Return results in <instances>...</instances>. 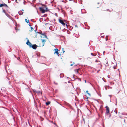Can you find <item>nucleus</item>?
<instances>
[{
	"instance_id": "obj_41",
	"label": "nucleus",
	"mask_w": 127,
	"mask_h": 127,
	"mask_svg": "<svg viewBox=\"0 0 127 127\" xmlns=\"http://www.w3.org/2000/svg\"><path fill=\"white\" fill-rule=\"evenodd\" d=\"M20 58L19 57L17 59V60H18Z\"/></svg>"
},
{
	"instance_id": "obj_26",
	"label": "nucleus",
	"mask_w": 127,
	"mask_h": 127,
	"mask_svg": "<svg viewBox=\"0 0 127 127\" xmlns=\"http://www.w3.org/2000/svg\"><path fill=\"white\" fill-rule=\"evenodd\" d=\"M72 78H73L74 80H75V78H74V77L73 76Z\"/></svg>"
},
{
	"instance_id": "obj_30",
	"label": "nucleus",
	"mask_w": 127,
	"mask_h": 127,
	"mask_svg": "<svg viewBox=\"0 0 127 127\" xmlns=\"http://www.w3.org/2000/svg\"><path fill=\"white\" fill-rule=\"evenodd\" d=\"M54 124H55V125H56V126H57V127H58V126H57V125L56 124H55V123H54Z\"/></svg>"
},
{
	"instance_id": "obj_52",
	"label": "nucleus",
	"mask_w": 127,
	"mask_h": 127,
	"mask_svg": "<svg viewBox=\"0 0 127 127\" xmlns=\"http://www.w3.org/2000/svg\"><path fill=\"white\" fill-rule=\"evenodd\" d=\"M118 70L119 71V69H118Z\"/></svg>"
},
{
	"instance_id": "obj_5",
	"label": "nucleus",
	"mask_w": 127,
	"mask_h": 127,
	"mask_svg": "<svg viewBox=\"0 0 127 127\" xmlns=\"http://www.w3.org/2000/svg\"><path fill=\"white\" fill-rule=\"evenodd\" d=\"M39 9L42 13H44L46 12L45 10L43 9L42 7H40Z\"/></svg>"
},
{
	"instance_id": "obj_12",
	"label": "nucleus",
	"mask_w": 127,
	"mask_h": 127,
	"mask_svg": "<svg viewBox=\"0 0 127 127\" xmlns=\"http://www.w3.org/2000/svg\"><path fill=\"white\" fill-rule=\"evenodd\" d=\"M42 40V42L43 43V45H42V46H43L44 44H45V42L46 41V40L45 39H41Z\"/></svg>"
},
{
	"instance_id": "obj_9",
	"label": "nucleus",
	"mask_w": 127,
	"mask_h": 127,
	"mask_svg": "<svg viewBox=\"0 0 127 127\" xmlns=\"http://www.w3.org/2000/svg\"><path fill=\"white\" fill-rule=\"evenodd\" d=\"M2 12L4 13L5 15L8 17H9L10 16L6 13L5 10L3 9V8H2Z\"/></svg>"
},
{
	"instance_id": "obj_55",
	"label": "nucleus",
	"mask_w": 127,
	"mask_h": 127,
	"mask_svg": "<svg viewBox=\"0 0 127 127\" xmlns=\"http://www.w3.org/2000/svg\"><path fill=\"white\" fill-rule=\"evenodd\" d=\"M110 88L111 89L112 88L111 87H110Z\"/></svg>"
},
{
	"instance_id": "obj_24",
	"label": "nucleus",
	"mask_w": 127,
	"mask_h": 127,
	"mask_svg": "<svg viewBox=\"0 0 127 127\" xmlns=\"http://www.w3.org/2000/svg\"><path fill=\"white\" fill-rule=\"evenodd\" d=\"M91 55H92V56H95V55H94L93 54V53H91Z\"/></svg>"
},
{
	"instance_id": "obj_34",
	"label": "nucleus",
	"mask_w": 127,
	"mask_h": 127,
	"mask_svg": "<svg viewBox=\"0 0 127 127\" xmlns=\"http://www.w3.org/2000/svg\"><path fill=\"white\" fill-rule=\"evenodd\" d=\"M29 26H31V25H30V23H29Z\"/></svg>"
},
{
	"instance_id": "obj_40",
	"label": "nucleus",
	"mask_w": 127,
	"mask_h": 127,
	"mask_svg": "<svg viewBox=\"0 0 127 127\" xmlns=\"http://www.w3.org/2000/svg\"><path fill=\"white\" fill-rule=\"evenodd\" d=\"M73 64H71L70 65V66H72V65H73Z\"/></svg>"
},
{
	"instance_id": "obj_3",
	"label": "nucleus",
	"mask_w": 127,
	"mask_h": 127,
	"mask_svg": "<svg viewBox=\"0 0 127 127\" xmlns=\"http://www.w3.org/2000/svg\"><path fill=\"white\" fill-rule=\"evenodd\" d=\"M59 22L61 24L64 26H67V25H66L64 23L63 21L62 20L59 19Z\"/></svg>"
},
{
	"instance_id": "obj_32",
	"label": "nucleus",
	"mask_w": 127,
	"mask_h": 127,
	"mask_svg": "<svg viewBox=\"0 0 127 127\" xmlns=\"http://www.w3.org/2000/svg\"><path fill=\"white\" fill-rule=\"evenodd\" d=\"M54 84H55L56 85H57L58 84V83H56L55 82H54Z\"/></svg>"
},
{
	"instance_id": "obj_46",
	"label": "nucleus",
	"mask_w": 127,
	"mask_h": 127,
	"mask_svg": "<svg viewBox=\"0 0 127 127\" xmlns=\"http://www.w3.org/2000/svg\"><path fill=\"white\" fill-rule=\"evenodd\" d=\"M83 120H84V122H85V120H84V119H83Z\"/></svg>"
},
{
	"instance_id": "obj_45",
	"label": "nucleus",
	"mask_w": 127,
	"mask_h": 127,
	"mask_svg": "<svg viewBox=\"0 0 127 127\" xmlns=\"http://www.w3.org/2000/svg\"><path fill=\"white\" fill-rule=\"evenodd\" d=\"M69 112V113H70V112H71V111H70Z\"/></svg>"
},
{
	"instance_id": "obj_21",
	"label": "nucleus",
	"mask_w": 127,
	"mask_h": 127,
	"mask_svg": "<svg viewBox=\"0 0 127 127\" xmlns=\"http://www.w3.org/2000/svg\"><path fill=\"white\" fill-rule=\"evenodd\" d=\"M60 77H63V74H60Z\"/></svg>"
},
{
	"instance_id": "obj_37",
	"label": "nucleus",
	"mask_w": 127,
	"mask_h": 127,
	"mask_svg": "<svg viewBox=\"0 0 127 127\" xmlns=\"http://www.w3.org/2000/svg\"><path fill=\"white\" fill-rule=\"evenodd\" d=\"M108 35L106 36V38H108Z\"/></svg>"
},
{
	"instance_id": "obj_36",
	"label": "nucleus",
	"mask_w": 127,
	"mask_h": 127,
	"mask_svg": "<svg viewBox=\"0 0 127 127\" xmlns=\"http://www.w3.org/2000/svg\"><path fill=\"white\" fill-rule=\"evenodd\" d=\"M8 83H9V84H10V81H9Z\"/></svg>"
},
{
	"instance_id": "obj_53",
	"label": "nucleus",
	"mask_w": 127,
	"mask_h": 127,
	"mask_svg": "<svg viewBox=\"0 0 127 127\" xmlns=\"http://www.w3.org/2000/svg\"><path fill=\"white\" fill-rule=\"evenodd\" d=\"M22 11H24V10H23V9H22Z\"/></svg>"
},
{
	"instance_id": "obj_57",
	"label": "nucleus",
	"mask_w": 127,
	"mask_h": 127,
	"mask_svg": "<svg viewBox=\"0 0 127 127\" xmlns=\"http://www.w3.org/2000/svg\"><path fill=\"white\" fill-rule=\"evenodd\" d=\"M15 29L16 30V28H15Z\"/></svg>"
},
{
	"instance_id": "obj_15",
	"label": "nucleus",
	"mask_w": 127,
	"mask_h": 127,
	"mask_svg": "<svg viewBox=\"0 0 127 127\" xmlns=\"http://www.w3.org/2000/svg\"><path fill=\"white\" fill-rule=\"evenodd\" d=\"M121 114L124 115H127V113H122Z\"/></svg>"
},
{
	"instance_id": "obj_17",
	"label": "nucleus",
	"mask_w": 127,
	"mask_h": 127,
	"mask_svg": "<svg viewBox=\"0 0 127 127\" xmlns=\"http://www.w3.org/2000/svg\"><path fill=\"white\" fill-rule=\"evenodd\" d=\"M31 30H30V32H31L33 30V28L32 27H31Z\"/></svg>"
},
{
	"instance_id": "obj_38",
	"label": "nucleus",
	"mask_w": 127,
	"mask_h": 127,
	"mask_svg": "<svg viewBox=\"0 0 127 127\" xmlns=\"http://www.w3.org/2000/svg\"><path fill=\"white\" fill-rule=\"evenodd\" d=\"M105 52V51H104L103 52V55H104V53Z\"/></svg>"
},
{
	"instance_id": "obj_1",
	"label": "nucleus",
	"mask_w": 127,
	"mask_h": 127,
	"mask_svg": "<svg viewBox=\"0 0 127 127\" xmlns=\"http://www.w3.org/2000/svg\"><path fill=\"white\" fill-rule=\"evenodd\" d=\"M39 55L35 53H34L33 55L32 56V57L33 58H36L38 59V58L39 57Z\"/></svg>"
},
{
	"instance_id": "obj_31",
	"label": "nucleus",
	"mask_w": 127,
	"mask_h": 127,
	"mask_svg": "<svg viewBox=\"0 0 127 127\" xmlns=\"http://www.w3.org/2000/svg\"><path fill=\"white\" fill-rule=\"evenodd\" d=\"M26 2V1H24L23 2V3L24 4H25V2Z\"/></svg>"
},
{
	"instance_id": "obj_33",
	"label": "nucleus",
	"mask_w": 127,
	"mask_h": 127,
	"mask_svg": "<svg viewBox=\"0 0 127 127\" xmlns=\"http://www.w3.org/2000/svg\"><path fill=\"white\" fill-rule=\"evenodd\" d=\"M105 89L106 90H107V88H106L105 87Z\"/></svg>"
},
{
	"instance_id": "obj_25",
	"label": "nucleus",
	"mask_w": 127,
	"mask_h": 127,
	"mask_svg": "<svg viewBox=\"0 0 127 127\" xmlns=\"http://www.w3.org/2000/svg\"><path fill=\"white\" fill-rule=\"evenodd\" d=\"M116 65H115V66H114L113 67V68L114 69H115L116 68H115V67L116 66Z\"/></svg>"
},
{
	"instance_id": "obj_50",
	"label": "nucleus",
	"mask_w": 127,
	"mask_h": 127,
	"mask_svg": "<svg viewBox=\"0 0 127 127\" xmlns=\"http://www.w3.org/2000/svg\"><path fill=\"white\" fill-rule=\"evenodd\" d=\"M106 81H104L105 82H106Z\"/></svg>"
},
{
	"instance_id": "obj_2",
	"label": "nucleus",
	"mask_w": 127,
	"mask_h": 127,
	"mask_svg": "<svg viewBox=\"0 0 127 127\" xmlns=\"http://www.w3.org/2000/svg\"><path fill=\"white\" fill-rule=\"evenodd\" d=\"M46 61V58L45 57H41L40 59V63L42 64H44L42 63V62L43 61Z\"/></svg>"
},
{
	"instance_id": "obj_11",
	"label": "nucleus",
	"mask_w": 127,
	"mask_h": 127,
	"mask_svg": "<svg viewBox=\"0 0 127 127\" xmlns=\"http://www.w3.org/2000/svg\"><path fill=\"white\" fill-rule=\"evenodd\" d=\"M81 12L82 13H86V11L84 9H82L81 10Z\"/></svg>"
},
{
	"instance_id": "obj_51",
	"label": "nucleus",
	"mask_w": 127,
	"mask_h": 127,
	"mask_svg": "<svg viewBox=\"0 0 127 127\" xmlns=\"http://www.w3.org/2000/svg\"><path fill=\"white\" fill-rule=\"evenodd\" d=\"M15 1H17V0H15Z\"/></svg>"
},
{
	"instance_id": "obj_27",
	"label": "nucleus",
	"mask_w": 127,
	"mask_h": 127,
	"mask_svg": "<svg viewBox=\"0 0 127 127\" xmlns=\"http://www.w3.org/2000/svg\"><path fill=\"white\" fill-rule=\"evenodd\" d=\"M78 80H79V81H81V79H80V78H79L78 79Z\"/></svg>"
},
{
	"instance_id": "obj_42",
	"label": "nucleus",
	"mask_w": 127,
	"mask_h": 127,
	"mask_svg": "<svg viewBox=\"0 0 127 127\" xmlns=\"http://www.w3.org/2000/svg\"><path fill=\"white\" fill-rule=\"evenodd\" d=\"M124 122H125V119H124Z\"/></svg>"
},
{
	"instance_id": "obj_49",
	"label": "nucleus",
	"mask_w": 127,
	"mask_h": 127,
	"mask_svg": "<svg viewBox=\"0 0 127 127\" xmlns=\"http://www.w3.org/2000/svg\"><path fill=\"white\" fill-rule=\"evenodd\" d=\"M98 3V4H99V2H98V3Z\"/></svg>"
},
{
	"instance_id": "obj_6",
	"label": "nucleus",
	"mask_w": 127,
	"mask_h": 127,
	"mask_svg": "<svg viewBox=\"0 0 127 127\" xmlns=\"http://www.w3.org/2000/svg\"><path fill=\"white\" fill-rule=\"evenodd\" d=\"M55 50V52H54V54H56L58 55V56H59V54L58 51H59V50L57 48L55 49L54 50Z\"/></svg>"
},
{
	"instance_id": "obj_20",
	"label": "nucleus",
	"mask_w": 127,
	"mask_h": 127,
	"mask_svg": "<svg viewBox=\"0 0 127 127\" xmlns=\"http://www.w3.org/2000/svg\"><path fill=\"white\" fill-rule=\"evenodd\" d=\"M50 102L49 101H48V102H46V104L47 105H48L49 104H50Z\"/></svg>"
},
{
	"instance_id": "obj_23",
	"label": "nucleus",
	"mask_w": 127,
	"mask_h": 127,
	"mask_svg": "<svg viewBox=\"0 0 127 127\" xmlns=\"http://www.w3.org/2000/svg\"><path fill=\"white\" fill-rule=\"evenodd\" d=\"M45 11H46V12H47V11L48 10V8L47 7H46V9H45Z\"/></svg>"
},
{
	"instance_id": "obj_29",
	"label": "nucleus",
	"mask_w": 127,
	"mask_h": 127,
	"mask_svg": "<svg viewBox=\"0 0 127 127\" xmlns=\"http://www.w3.org/2000/svg\"><path fill=\"white\" fill-rule=\"evenodd\" d=\"M108 40V39L107 38H106V41H107Z\"/></svg>"
},
{
	"instance_id": "obj_39",
	"label": "nucleus",
	"mask_w": 127,
	"mask_h": 127,
	"mask_svg": "<svg viewBox=\"0 0 127 127\" xmlns=\"http://www.w3.org/2000/svg\"><path fill=\"white\" fill-rule=\"evenodd\" d=\"M63 53H64L65 52L63 50Z\"/></svg>"
},
{
	"instance_id": "obj_44",
	"label": "nucleus",
	"mask_w": 127,
	"mask_h": 127,
	"mask_svg": "<svg viewBox=\"0 0 127 127\" xmlns=\"http://www.w3.org/2000/svg\"><path fill=\"white\" fill-rule=\"evenodd\" d=\"M109 96H111V95H109Z\"/></svg>"
},
{
	"instance_id": "obj_35",
	"label": "nucleus",
	"mask_w": 127,
	"mask_h": 127,
	"mask_svg": "<svg viewBox=\"0 0 127 127\" xmlns=\"http://www.w3.org/2000/svg\"><path fill=\"white\" fill-rule=\"evenodd\" d=\"M78 27V26L77 25H75V27Z\"/></svg>"
},
{
	"instance_id": "obj_19",
	"label": "nucleus",
	"mask_w": 127,
	"mask_h": 127,
	"mask_svg": "<svg viewBox=\"0 0 127 127\" xmlns=\"http://www.w3.org/2000/svg\"><path fill=\"white\" fill-rule=\"evenodd\" d=\"M86 93L88 94V95H90H90H91V94H90L89 93H88V91H86Z\"/></svg>"
},
{
	"instance_id": "obj_16",
	"label": "nucleus",
	"mask_w": 127,
	"mask_h": 127,
	"mask_svg": "<svg viewBox=\"0 0 127 127\" xmlns=\"http://www.w3.org/2000/svg\"><path fill=\"white\" fill-rule=\"evenodd\" d=\"M25 20L26 21V22H27V23H29V20H28V21H27V19H25Z\"/></svg>"
},
{
	"instance_id": "obj_56",
	"label": "nucleus",
	"mask_w": 127,
	"mask_h": 127,
	"mask_svg": "<svg viewBox=\"0 0 127 127\" xmlns=\"http://www.w3.org/2000/svg\"><path fill=\"white\" fill-rule=\"evenodd\" d=\"M85 23H84V24H85Z\"/></svg>"
},
{
	"instance_id": "obj_7",
	"label": "nucleus",
	"mask_w": 127,
	"mask_h": 127,
	"mask_svg": "<svg viewBox=\"0 0 127 127\" xmlns=\"http://www.w3.org/2000/svg\"><path fill=\"white\" fill-rule=\"evenodd\" d=\"M3 6H4L6 7L9 8L8 6L7 5L4 3V4H0V7H1Z\"/></svg>"
},
{
	"instance_id": "obj_43",
	"label": "nucleus",
	"mask_w": 127,
	"mask_h": 127,
	"mask_svg": "<svg viewBox=\"0 0 127 127\" xmlns=\"http://www.w3.org/2000/svg\"><path fill=\"white\" fill-rule=\"evenodd\" d=\"M85 83H86V80H85Z\"/></svg>"
},
{
	"instance_id": "obj_10",
	"label": "nucleus",
	"mask_w": 127,
	"mask_h": 127,
	"mask_svg": "<svg viewBox=\"0 0 127 127\" xmlns=\"http://www.w3.org/2000/svg\"><path fill=\"white\" fill-rule=\"evenodd\" d=\"M26 44L28 45L30 47L32 45V44L30 43L29 41V39H28L27 40V41L26 42Z\"/></svg>"
},
{
	"instance_id": "obj_28",
	"label": "nucleus",
	"mask_w": 127,
	"mask_h": 127,
	"mask_svg": "<svg viewBox=\"0 0 127 127\" xmlns=\"http://www.w3.org/2000/svg\"><path fill=\"white\" fill-rule=\"evenodd\" d=\"M95 62H98V61L97 60H96L95 61Z\"/></svg>"
},
{
	"instance_id": "obj_48",
	"label": "nucleus",
	"mask_w": 127,
	"mask_h": 127,
	"mask_svg": "<svg viewBox=\"0 0 127 127\" xmlns=\"http://www.w3.org/2000/svg\"><path fill=\"white\" fill-rule=\"evenodd\" d=\"M36 30H35V32H36Z\"/></svg>"
},
{
	"instance_id": "obj_54",
	"label": "nucleus",
	"mask_w": 127,
	"mask_h": 127,
	"mask_svg": "<svg viewBox=\"0 0 127 127\" xmlns=\"http://www.w3.org/2000/svg\"><path fill=\"white\" fill-rule=\"evenodd\" d=\"M125 118L127 119V117H125Z\"/></svg>"
},
{
	"instance_id": "obj_13",
	"label": "nucleus",
	"mask_w": 127,
	"mask_h": 127,
	"mask_svg": "<svg viewBox=\"0 0 127 127\" xmlns=\"http://www.w3.org/2000/svg\"><path fill=\"white\" fill-rule=\"evenodd\" d=\"M24 12L20 10L18 12L19 14L21 15L23 14V13Z\"/></svg>"
},
{
	"instance_id": "obj_8",
	"label": "nucleus",
	"mask_w": 127,
	"mask_h": 127,
	"mask_svg": "<svg viewBox=\"0 0 127 127\" xmlns=\"http://www.w3.org/2000/svg\"><path fill=\"white\" fill-rule=\"evenodd\" d=\"M105 108H106V114H108L109 112V107L106 106L105 107Z\"/></svg>"
},
{
	"instance_id": "obj_47",
	"label": "nucleus",
	"mask_w": 127,
	"mask_h": 127,
	"mask_svg": "<svg viewBox=\"0 0 127 127\" xmlns=\"http://www.w3.org/2000/svg\"><path fill=\"white\" fill-rule=\"evenodd\" d=\"M73 76H74H74H75L74 75H73Z\"/></svg>"
},
{
	"instance_id": "obj_14",
	"label": "nucleus",
	"mask_w": 127,
	"mask_h": 127,
	"mask_svg": "<svg viewBox=\"0 0 127 127\" xmlns=\"http://www.w3.org/2000/svg\"><path fill=\"white\" fill-rule=\"evenodd\" d=\"M33 91L34 92H36L37 94H39L40 93V91H36L35 90H33Z\"/></svg>"
},
{
	"instance_id": "obj_18",
	"label": "nucleus",
	"mask_w": 127,
	"mask_h": 127,
	"mask_svg": "<svg viewBox=\"0 0 127 127\" xmlns=\"http://www.w3.org/2000/svg\"><path fill=\"white\" fill-rule=\"evenodd\" d=\"M42 34V35L44 36L45 37H47V36L45 35V33H43L42 34Z\"/></svg>"
},
{
	"instance_id": "obj_22",
	"label": "nucleus",
	"mask_w": 127,
	"mask_h": 127,
	"mask_svg": "<svg viewBox=\"0 0 127 127\" xmlns=\"http://www.w3.org/2000/svg\"><path fill=\"white\" fill-rule=\"evenodd\" d=\"M75 72L76 73H78V70H77V69L75 70Z\"/></svg>"
},
{
	"instance_id": "obj_4",
	"label": "nucleus",
	"mask_w": 127,
	"mask_h": 127,
	"mask_svg": "<svg viewBox=\"0 0 127 127\" xmlns=\"http://www.w3.org/2000/svg\"><path fill=\"white\" fill-rule=\"evenodd\" d=\"M37 45L36 44H34L33 45L32 44L30 47H32L33 49H35L37 48Z\"/></svg>"
}]
</instances>
